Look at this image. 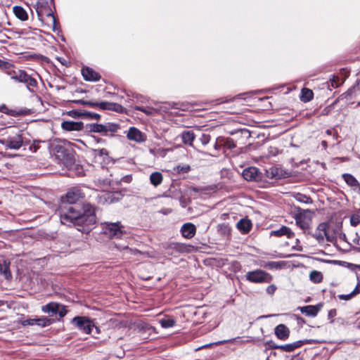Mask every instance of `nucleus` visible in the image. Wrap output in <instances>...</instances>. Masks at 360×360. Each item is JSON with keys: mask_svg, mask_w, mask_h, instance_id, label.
I'll return each instance as SVG.
<instances>
[{"mask_svg": "<svg viewBox=\"0 0 360 360\" xmlns=\"http://www.w3.org/2000/svg\"><path fill=\"white\" fill-rule=\"evenodd\" d=\"M84 197L78 188L70 189L62 197L58 213L62 224L71 223L81 228L77 229L88 233L96 224L95 208L89 203L81 204L79 201Z\"/></svg>", "mask_w": 360, "mask_h": 360, "instance_id": "nucleus-1", "label": "nucleus"}, {"mask_svg": "<svg viewBox=\"0 0 360 360\" xmlns=\"http://www.w3.org/2000/svg\"><path fill=\"white\" fill-rule=\"evenodd\" d=\"M52 153L58 162L65 167H70L75 162L73 150L63 144L54 143L52 146Z\"/></svg>", "mask_w": 360, "mask_h": 360, "instance_id": "nucleus-2", "label": "nucleus"}, {"mask_svg": "<svg viewBox=\"0 0 360 360\" xmlns=\"http://www.w3.org/2000/svg\"><path fill=\"white\" fill-rule=\"evenodd\" d=\"M38 18L39 20L46 21L48 24H51L53 29L56 26V19L49 5V2L46 1H38L34 6Z\"/></svg>", "mask_w": 360, "mask_h": 360, "instance_id": "nucleus-3", "label": "nucleus"}, {"mask_svg": "<svg viewBox=\"0 0 360 360\" xmlns=\"http://www.w3.org/2000/svg\"><path fill=\"white\" fill-rule=\"evenodd\" d=\"M72 324L79 330L85 334H90L95 330L93 335H98L101 330L96 326L94 321L86 316H75L72 319Z\"/></svg>", "mask_w": 360, "mask_h": 360, "instance_id": "nucleus-4", "label": "nucleus"}, {"mask_svg": "<svg viewBox=\"0 0 360 360\" xmlns=\"http://www.w3.org/2000/svg\"><path fill=\"white\" fill-rule=\"evenodd\" d=\"M120 128V125L113 122L105 124H91L87 127L90 132L99 133L103 136L112 135Z\"/></svg>", "mask_w": 360, "mask_h": 360, "instance_id": "nucleus-5", "label": "nucleus"}, {"mask_svg": "<svg viewBox=\"0 0 360 360\" xmlns=\"http://www.w3.org/2000/svg\"><path fill=\"white\" fill-rule=\"evenodd\" d=\"M329 224L327 222L320 223L315 231L310 234L314 238L319 244H323L325 242H333V237L329 233Z\"/></svg>", "mask_w": 360, "mask_h": 360, "instance_id": "nucleus-6", "label": "nucleus"}, {"mask_svg": "<svg viewBox=\"0 0 360 360\" xmlns=\"http://www.w3.org/2000/svg\"><path fill=\"white\" fill-rule=\"evenodd\" d=\"M11 77L16 82L25 84L30 92H34L32 88L37 86V80L22 70L13 71L11 73Z\"/></svg>", "mask_w": 360, "mask_h": 360, "instance_id": "nucleus-7", "label": "nucleus"}, {"mask_svg": "<svg viewBox=\"0 0 360 360\" xmlns=\"http://www.w3.org/2000/svg\"><path fill=\"white\" fill-rule=\"evenodd\" d=\"M102 229L103 233L110 238H120L124 233V226L121 222H109L105 221L102 223Z\"/></svg>", "mask_w": 360, "mask_h": 360, "instance_id": "nucleus-8", "label": "nucleus"}, {"mask_svg": "<svg viewBox=\"0 0 360 360\" xmlns=\"http://www.w3.org/2000/svg\"><path fill=\"white\" fill-rule=\"evenodd\" d=\"M245 277L249 282L255 283H269L273 279L271 275L261 269L248 271Z\"/></svg>", "mask_w": 360, "mask_h": 360, "instance_id": "nucleus-9", "label": "nucleus"}, {"mask_svg": "<svg viewBox=\"0 0 360 360\" xmlns=\"http://www.w3.org/2000/svg\"><path fill=\"white\" fill-rule=\"evenodd\" d=\"M1 142L6 148L12 150H18L22 146L27 144L26 140H25L22 134L20 133L13 136H8Z\"/></svg>", "mask_w": 360, "mask_h": 360, "instance_id": "nucleus-10", "label": "nucleus"}, {"mask_svg": "<svg viewBox=\"0 0 360 360\" xmlns=\"http://www.w3.org/2000/svg\"><path fill=\"white\" fill-rule=\"evenodd\" d=\"M163 248L169 255L176 256L178 254L189 252L192 246L182 243H167Z\"/></svg>", "mask_w": 360, "mask_h": 360, "instance_id": "nucleus-11", "label": "nucleus"}, {"mask_svg": "<svg viewBox=\"0 0 360 360\" xmlns=\"http://www.w3.org/2000/svg\"><path fill=\"white\" fill-rule=\"evenodd\" d=\"M309 212V210H302L297 213L294 218L296 225L299 226L304 233H307L308 234H310L309 230L311 228V219L305 215V212Z\"/></svg>", "mask_w": 360, "mask_h": 360, "instance_id": "nucleus-12", "label": "nucleus"}, {"mask_svg": "<svg viewBox=\"0 0 360 360\" xmlns=\"http://www.w3.org/2000/svg\"><path fill=\"white\" fill-rule=\"evenodd\" d=\"M243 178L249 181H257L261 179V174L259 172V169L255 167H250L245 168L243 171Z\"/></svg>", "mask_w": 360, "mask_h": 360, "instance_id": "nucleus-13", "label": "nucleus"}, {"mask_svg": "<svg viewBox=\"0 0 360 360\" xmlns=\"http://www.w3.org/2000/svg\"><path fill=\"white\" fill-rule=\"evenodd\" d=\"M51 323L52 321L46 316H41L37 319H28L22 321V325L24 326L37 325L41 327H46L50 326Z\"/></svg>", "mask_w": 360, "mask_h": 360, "instance_id": "nucleus-14", "label": "nucleus"}, {"mask_svg": "<svg viewBox=\"0 0 360 360\" xmlns=\"http://www.w3.org/2000/svg\"><path fill=\"white\" fill-rule=\"evenodd\" d=\"M127 136L129 140L139 143L143 142L146 140V135L135 127L129 128Z\"/></svg>", "mask_w": 360, "mask_h": 360, "instance_id": "nucleus-15", "label": "nucleus"}, {"mask_svg": "<svg viewBox=\"0 0 360 360\" xmlns=\"http://www.w3.org/2000/svg\"><path fill=\"white\" fill-rule=\"evenodd\" d=\"M181 233L182 236L187 239H191L194 237L196 233L195 226L190 222L185 223L181 228Z\"/></svg>", "mask_w": 360, "mask_h": 360, "instance_id": "nucleus-16", "label": "nucleus"}, {"mask_svg": "<svg viewBox=\"0 0 360 360\" xmlns=\"http://www.w3.org/2000/svg\"><path fill=\"white\" fill-rule=\"evenodd\" d=\"M61 127L67 131H79L83 129L84 123L82 122L64 121L61 123Z\"/></svg>", "mask_w": 360, "mask_h": 360, "instance_id": "nucleus-17", "label": "nucleus"}, {"mask_svg": "<svg viewBox=\"0 0 360 360\" xmlns=\"http://www.w3.org/2000/svg\"><path fill=\"white\" fill-rule=\"evenodd\" d=\"M82 75L86 81L96 82L101 78L100 75L89 67L83 68L82 70Z\"/></svg>", "mask_w": 360, "mask_h": 360, "instance_id": "nucleus-18", "label": "nucleus"}, {"mask_svg": "<svg viewBox=\"0 0 360 360\" xmlns=\"http://www.w3.org/2000/svg\"><path fill=\"white\" fill-rule=\"evenodd\" d=\"M290 330L284 324L278 325L274 329L276 336L281 340H286L290 336Z\"/></svg>", "mask_w": 360, "mask_h": 360, "instance_id": "nucleus-19", "label": "nucleus"}, {"mask_svg": "<svg viewBox=\"0 0 360 360\" xmlns=\"http://www.w3.org/2000/svg\"><path fill=\"white\" fill-rule=\"evenodd\" d=\"M322 304H319L317 305H307L300 307L299 309L302 314H304L309 316H316L319 311L321 310Z\"/></svg>", "mask_w": 360, "mask_h": 360, "instance_id": "nucleus-20", "label": "nucleus"}, {"mask_svg": "<svg viewBox=\"0 0 360 360\" xmlns=\"http://www.w3.org/2000/svg\"><path fill=\"white\" fill-rule=\"evenodd\" d=\"M309 342H311V341L308 340H298L292 343L282 345L280 347V349L283 352H293L295 349L300 348L304 344Z\"/></svg>", "mask_w": 360, "mask_h": 360, "instance_id": "nucleus-21", "label": "nucleus"}, {"mask_svg": "<svg viewBox=\"0 0 360 360\" xmlns=\"http://www.w3.org/2000/svg\"><path fill=\"white\" fill-rule=\"evenodd\" d=\"M98 107L102 110H112L115 112H120L122 109V105L115 103H110L107 101H103L98 103Z\"/></svg>", "mask_w": 360, "mask_h": 360, "instance_id": "nucleus-22", "label": "nucleus"}, {"mask_svg": "<svg viewBox=\"0 0 360 360\" xmlns=\"http://www.w3.org/2000/svg\"><path fill=\"white\" fill-rule=\"evenodd\" d=\"M271 235H274L276 236H286L288 238H292L294 237L295 233L290 228L283 226L279 229L272 231Z\"/></svg>", "mask_w": 360, "mask_h": 360, "instance_id": "nucleus-23", "label": "nucleus"}, {"mask_svg": "<svg viewBox=\"0 0 360 360\" xmlns=\"http://www.w3.org/2000/svg\"><path fill=\"white\" fill-rule=\"evenodd\" d=\"M41 310L44 313H48L51 316L57 314L58 311V303L50 302L46 305L42 306Z\"/></svg>", "mask_w": 360, "mask_h": 360, "instance_id": "nucleus-24", "label": "nucleus"}, {"mask_svg": "<svg viewBox=\"0 0 360 360\" xmlns=\"http://www.w3.org/2000/svg\"><path fill=\"white\" fill-rule=\"evenodd\" d=\"M182 142L188 146H193V142L195 138L194 133L192 131H186L181 134Z\"/></svg>", "mask_w": 360, "mask_h": 360, "instance_id": "nucleus-25", "label": "nucleus"}, {"mask_svg": "<svg viewBox=\"0 0 360 360\" xmlns=\"http://www.w3.org/2000/svg\"><path fill=\"white\" fill-rule=\"evenodd\" d=\"M237 228L243 233H248L252 228V223L249 219H242L237 223Z\"/></svg>", "mask_w": 360, "mask_h": 360, "instance_id": "nucleus-26", "label": "nucleus"}, {"mask_svg": "<svg viewBox=\"0 0 360 360\" xmlns=\"http://www.w3.org/2000/svg\"><path fill=\"white\" fill-rule=\"evenodd\" d=\"M162 180H163V176H162V173H160L159 172H153L150 175V182L155 187H157L159 185H160L162 182Z\"/></svg>", "mask_w": 360, "mask_h": 360, "instance_id": "nucleus-27", "label": "nucleus"}, {"mask_svg": "<svg viewBox=\"0 0 360 360\" xmlns=\"http://www.w3.org/2000/svg\"><path fill=\"white\" fill-rule=\"evenodd\" d=\"M313 97H314V93H313L312 90L307 89V88H303L302 89L300 98L302 102H304V103L309 102L313 99Z\"/></svg>", "mask_w": 360, "mask_h": 360, "instance_id": "nucleus-28", "label": "nucleus"}, {"mask_svg": "<svg viewBox=\"0 0 360 360\" xmlns=\"http://www.w3.org/2000/svg\"><path fill=\"white\" fill-rule=\"evenodd\" d=\"M342 178L349 186L360 188V184L353 175L350 174H343Z\"/></svg>", "mask_w": 360, "mask_h": 360, "instance_id": "nucleus-29", "label": "nucleus"}, {"mask_svg": "<svg viewBox=\"0 0 360 360\" xmlns=\"http://www.w3.org/2000/svg\"><path fill=\"white\" fill-rule=\"evenodd\" d=\"M13 12L15 16L21 20H26L28 15L25 10L21 6H15L13 7Z\"/></svg>", "mask_w": 360, "mask_h": 360, "instance_id": "nucleus-30", "label": "nucleus"}, {"mask_svg": "<svg viewBox=\"0 0 360 360\" xmlns=\"http://www.w3.org/2000/svg\"><path fill=\"white\" fill-rule=\"evenodd\" d=\"M285 262L283 261H279V262H269L264 263L262 266L264 268H267L269 269H281L285 266Z\"/></svg>", "mask_w": 360, "mask_h": 360, "instance_id": "nucleus-31", "label": "nucleus"}, {"mask_svg": "<svg viewBox=\"0 0 360 360\" xmlns=\"http://www.w3.org/2000/svg\"><path fill=\"white\" fill-rule=\"evenodd\" d=\"M9 262L4 261L2 264H0V274H3L6 279L11 278V274L9 270Z\"/></svg>", "mask_w": 360, "mask_h": 360, "instance_id": "nucleus-32", "label": "nucleus"}, {"mask_svg": "<svg viewBox=\"0 0 360 360\" xmlns=\"http://www.w3.org/2000/svg\"><path fill=\"white\" fill-rule=\"evenodd\" d=\"M309 278L314 283H319L323 280V275L321 272L314 270L311 271Z\"/></svg>", "mask_w": 360, "mask_h": 360, "instance_id": "nucleus-33", "label": "nucleus"}, {"mask_svg": "<svg viewBox=\"0 0 360 360\" xmlns=\"http://www.w3.org/2000/svg\"><path fill=\"white\" fill-rule=\"evenodd\" d=\"M266 176L269 179H279L281 176L278 168L271 167L266 171Z\"/></svg>", "mask_w": 360, "mask_h": 360, "instance_id": "nucleus-34", "label": "nucleus"}, {"mask_svg": "<svg viewBox=\"0 0 360 360\" xmlns=\"http://www.w3.org/2000/svg\"><path fill=\"white\" fill-rule=\"evenodd\" d=\"M350 224L352 226H356L360 224V209L352 214Z\"/></svg>", "mask_w": 360, "mask_h": 360, "instance_id": "nucleus-35", "label": "nucleus"}, {"mask_svg": "<svg viewBox=\"0 0 360 360\" xmlns=\"http://www.w3.org/2000/svg\"><path fill=\"white\" fill-rule=\"evenodd\" d=\"M159 322L164 328H171L175 325V321L173 319H162Z\"/></svg>", "mask_w": 360, "mask_h": 360, "instance_id": "nucleus-36", "label": "nucleus"}, {"mask_svg": "<svg viewBox=\"0 0 360 360\" xmlns=\"http://www.w3.org/2000/svg\"><path fill=\"white\" fill-rule=\"evenodd\" d=\"M122 250L124 251L125 255H132L138 256V255H142L145 254L144 252H143L137 249L129 248L127 246L123 247Z\"/></svg>", "mask_w": 360, "mask_h": 360, "instance_id": "nucleus-37", "label": "nucleus"}, {"mask_svg": "<svg viewBox=\"0 0 360 360\" xmlns=\"http://www.w3.org/2000/svg\"><path fill=\"white\" fill-rule=\"evenodd\" d=\"M295 199L297 201H299L300 202L305 203V204H311L312 203L311 198L306 195H304V194L297 193L295 196Z\"/></svg>", "mask_w": 360, "mask_h": 360, "instance_id": "nucleus-38", "label": "nucleus"}, {"mask_svg": "<svg viewBox=\"0 0 360 360\" xmlns=\"http://www.w3.org/2000/svg\"><path fill=\"white\" fill-rule=\"evenodd\" d=\"M223 146L227 149H233L236 146L234 141L231 138H223Z\"/></svg>", "mask_w": 360, "mask_h": 360, "instance_id": "nucleus-39", "label": "nucleus"}, {"mask_svg": "<svg viewBox=\"0 0 360 360\" xmlns=\"http://www.w3.org/2000/svg\"><path fill=\"white\" fill-rule=\"evenodd\" d=\"M84 117L89 120H99L101 118V115L95 112H91L89 111L84 110Z\"/></svg>", "mask_w": 360, "mask_h": 360, "instance_id": "nucleus-40", "label": "nucleus"}, {"mask_svg": "<svg viewBox=\"0 0 360 360\" xmlns=\"http://www.w3.org/2000/svg\"><path fill=\"white\" fill-rule=\"evenodd\" d=\"M135 110L141 111V112H144L145 114H146L147 115H152L154 114V112L155 111V109H153L152 108H144L142 106H136V107H135Z\"/></svg>", "mask_w": 360, "mask_h": 360, "instance_id": "nucleus-41", "label": "nucleus"}, {"mask_svg": "<svg viewBox=\"0 0 360 360\" xmlns=\"http://www.w3.org/2000/svg\"><path fill=\"white\" fill-rule=\"evenodd\" d=\"M67 114L70 117H73V118H78V117H84V110L81 111V110H72L68 111L67 112Z\"/></svg>", "mask_w": 360, "mask_h": 360, "instance_id": "nucleus-42", "label": "nucleus"}, {"mask_svg": "<svg viewBox=\"0 0 360 360\" xmlns=\"http://www.w3.org/2000/svg\"><path fill=\"white\" fill-rule=\"evenodd\" d=\"M6 114L13 117H18L22 115H26V110H11L8 109V111H6Z\"/></svg>", "mask_w": 360, "mask_h": 360, "instance_id": "nucleus-43", "label": "nucleus"}, {"mask_svg": "<svg viewBox=\"0 0 360 360\" xmlns=\"http://www.w3.org/2000/svg\"><path fill=\"white\" fill-rule=\"evenodd\" d=\"M93 154L94 155H98L100 157L103 156H108V151L105 148H101V149H94L93 150Z\"/></svg>", "mask_w": 360, "mask_h": 360, "instance_id": "nucleus-44", "label": "nucleus"}, {"mask_svg": "<svg viewBox=\"0 0 360 360\" xmlns=\"http://www.w3.org/2000/svg\"><path fill=\"white\" fill-rule=\"evenodd\" d=\"M235 340V339H231V340H221V341H218V342H213V343H210L209 345H203L200 347H199L198 349H200V348H206V347H209L212 345H221V344H224L226 342H233Z\"/></svg>", "mask_w": 360, "mask_h": 360, "instance_id": "nucleus-45", "label": "nucleus"}, {"mask_svg": "<svg viewBox=\"0 0 360 360\" xmlns=\"http://www.w3.org/2000/svg\"><path fill=\"white\" fill-rule=\"evenodd\" d=\"M211 136L207 134H202L200 138V141L203 146L207 145L210 141Z\"/></svg>", "mask_w": 360, "mask_h": 360, "instance_id": "nucleus-46", "label": "nucleus"}, {"mask_svg": "<svg viewBox=\"0 0 360 360\" xmlns=\"http://www.w3.org/2000/svg\"><path fill=\"white\" fill-rule=\"evenodd\" d=\"M67 314V309H65V307L62 305V304H58V313L57 314L59 315L60 317H63L66 315Z\"/></svg>", "mask_w": 360, "mask_h": 360, "instance_id": "nucleus-47", "label": "nucleus"}, {"mask_svg": "<svg viewBox=\"0 0 360 360\" xmlns=\"http://www.w3.org/2000/svg\"><path fill=\"white\" fill-rule=\"evenodd\" d=\"M223 146V138L219 137L217 139L216 142L214 143V148L215 150H218Z\"/></svg>", "mask_w": 360, "mask_h": 360, "instance_id": "nucleus-48", "label": "nucleus"}, {"mask_svg": "<svg viewBox=\"0 0 360 360\" xmlns=\"http://www.w3.org/2000/svg\"><path fill=\"white\" fill-rule=\"evenodd\" d=\"M354 296H355L354 294H353V292H352L351 293L347 294V295H343V294L339 295L338 297L340 300H349Z\"/></svg>", "mask_w": 360, "mask_h": 360, "instance_id": "nucleus-49", "label": "nucleus"}, {"mask_svg": "<svg viewBox=\"0 0 360 360\" xmlns=\"http://www.w3.org/2000/svg\"><path fill=\"white\" fill-rule=\"evenodd\" d=\"M326 134L328 136H333V139L336 140L338 139V133L336 131H334L332 129H327L326 131Z\"/></svg>", "mask_w": 360, "mask_h": 360, "instance_id": "nucleus-50", "label": "nucleus"}, {"mask_svg": "<svg viewBox=\"0 0 360 360\" xmlns=\"http://www.w3.org/2000/svg\"><path fill=\"white\" fill-rule=\"evenodd\" d=\"M353 243H354V248L358 252H360V238L358 237L357 238H354L353 240Z\"/></svg>", "mask_w": 360, "mask_h": 360, "instance_id": "nucleus-51", "label": "nucleus"}, {"mask_svg": "<svg viewBox=\"0 0 360 360\" xmlns=\"http://www.w3.org/2000/svg\"><path fill=\"white\" fill-rule=\"evenodd\" d=\"M178 170L182 172L186 173L191 170V167L188 165H184L182 167L179 166Z\"/></svg>", "mask_w": 360, "mask_h": 360, "instance_id": "nucleus-52", "label": "nucleus"}, {"mask_svg": "<svg viewBox=\"0 0 360 360\" xmlns=\"http://www.w3.org/2000/svg\"><path fill=\"white\" fill-rule=\"evenodd\" d=\"M276 290V287L275 285H270L266 288V292L267 293L270 295H273Z\"/></svg>", "mask_w": 360, "mask_h": 360, "instance_id": "nucleus-53", "label": "nucleus"}, {"mask_svg": "<svg viewBox=\"0 0 360 360\" xmlns=\"http://www.w3.org/2000/svg\"><path fill=\"white\" fill-rule=\"evenodd\" d=\"M336 315H337V311H336V309H330L328 314V319H332Z\"/></svg>", "mask_w": 360, "mask_h": 360, "instance_id": "nucleus-54", "label": "nucleus"}, {"mask_svg": "<svg viewBox=\"0 0 360 360\" xmlns=\"http://www.w3.org/2000/svg\"><path fill=\"white\" fill-rule=\"evenodd\" d=\"M352 292L353 294H354L355 296L360 293V281L358 282L356 286L355 287Z\"/></svg>", "mask_w": 360, "mask_h": 360, "instance_id": "nucleus-55", "label": "nucleus"}, {"mask_svg": "<svg viewBox=\"0 0 360 360\" xmlns=\"http://www.w3.org/2000/svg\"><path fill=\"white\" fill-rule=\"evenodd\" d=\"M6 111H8V108L6 107L5 104H2L0 106V112L6 114Z\"/></svg>", "mask_w": 360, "mask_h": 360, "instance_id": "nucleus-56", "label": "nucleus"}, {"mask_svg": "<svg viewBox=\"0 0 360 360\" xmlns=\"http://www.w3.org/2000/svg\"><path fill=\"white\" fill-rule=\"evenodd\" d=\"M131 176H125L122 178V181L126 183H129L131 181Z\"/></svg>", "mask_w": 360, "mask_h": 360, "instance_id": "nucleus-57", "label": "nucleus"}, {"mask_svg": "<svg viewBox=\"0 0 360 360\" xmlns=\"http://www.w3.org/2000/svg\"><path fill=\"white\" fill-rule=\"evenodd\" d=\"M86 105L91 106V107H98V102H93V101H86Z\"/></svg>", "mask_w": 360, "mask_h": 360, "instance_id": "nucleus-58", "label": "nucleus"}, {"mask_svg": "<svg viewBox=\"0 0 360 360\" xmlns=\"http://www.w3.org/2000/svg\"><path fill=\"white\" fill-rule=\"evenodd\" d=\"M138 327L140 328V329H142V330H146L148 329V326H146V323H141L138 325Z\"/></svg>", "mask_w": 360, "mask_h": 360, "instance_id": "nucleus-59", "label": "nucleus"}, {"mask_svg": "<svg viewBox=\"0 0 360 360\" xmlns=\"http://www.w3.org/2000/svg\"><path fill=\"white\" fill-rule=\"evenodd\" d=\"M73 102L76 103H80V104H82V105H86V101H84L82 99L75 100Z\"/></svg>", "mask_w": 360, "mask_h": 360, "instance_id": "nucleus-60", "label": "nucleus"}, {"mask_svg": "<svg viewBox=\"0 0 360 360\" xmlns=\"http://www.w3.org/2000/svg\"><path fill=\"white\" fill-rule=\"evenodd\" d=\"M270 347L272 349H280L281 345H278L273 342V343L271 344Z\"/></svg>", "mask_w": 360, "mask_h": 360, "instance_id": "nucleus-61", "label": "nucleus"}, {"mask_svg": "<svg viewBox=\"0 0 360 360\" xmlns=\"http://www.w3.org/2000/svg\"><path fill=\"white\" fill-rule=\"evenodd\" d=\"M321 144H322V146H323V147L324 148H327L328 143H327V141H325V140H324V141H322Z\"/></svg>", "mask_w": 360, "mask_h": 360, "instance_id": "nucleus-62", "label": "nucleus"}, {"mask_svg": "<svg viewBox=\"0 0 360 360\" xmlns=\"http://www.w3.org/2000/svg\"><path fill=\"white\" fill-rule=\"evenodd\" d=\"M297 321H298V323H304V321L302 318H297Z\"/></svg>", "mask_w": 360, "mask_h": 360, "instance_id": "nucleus-63", "label": "nucleus"}, {"mask_svg": "<svg viewBox=\"0 0 360 360\" xmlns=\"http://www.w3.org/2000/svg\"><path fill=\"white\" fill-rule=\"evenodd\" d=\"M33 148H34V151L36 152L37 149V147L36 146H33ZM30 148L32 149V146H30Z\"/></svg>", "mask_w": 360, "mask_h": 360, "instance_id": "nucleus-64", "label": "nucleus"}]
</instances>
